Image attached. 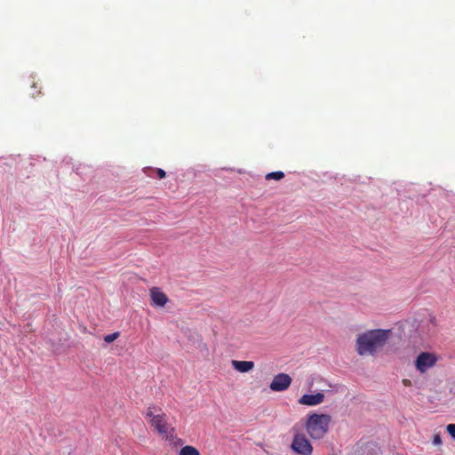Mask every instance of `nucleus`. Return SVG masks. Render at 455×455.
I'll list each match as a JSON object with an SVG mask.
<instances>
[{
    "instance_id": "12",
    "label": "nucleus",
    "mask_w": 455,
    "mask_h": 455,
    "mask_svg": "<svg viewBox=\"0 0 455 455\" xmlns=\"http://www.w3.org/2000/svg\"><path fill=\"white\" fill-rule=\"evenodd\" d=\"M119 336H120V333L118 331L111 333V334H108V335H106L104 337V341L106 343H111L114 340H116Z\"/></svg>"
},
{
    "instance_id": "2",
    "label": "nucleus",
    "mask_w": 455,
    "mask_h": 455,
    "mask_svg": "<svg viewBox=\"0 0 455 455\" xmlns=\"http://www.w3.org/2000/svg\"><path fill=\"white\" fill-rule=\"evenodd\" d=\"M331 418L328 414L312 413L308 415L305 427L312 439H322L329 430Z\"/></svg>"
},
{
    "instance_id": "7",
    "label": "nucleus",
    "mask_w": 455,
    "mask_h": 455,
    "mask_svg": "<svg viewBox=\"0 0 455 455\" xmlns=\"http://www.w3.org/2000/svg\"><path fill=\"white\" fill-rule=\"evenodd\" d=\"M149 297L152 307H164L169 302L167 295L156 286L149 289Z\"/></svg>"
},
{
    "instance_id": "5",
    "label": "nucleus",
    "mask_w": 455,
    "mask_h": 455,
    "mask_svg": "<svg viewBox=\"0 0 455 455\" xmlns=\"http://www.w3.org/2000/svg\"><path fill=\"white\" fill-rule=\"evenodd\" d=\"M436 361L437 358L434 354L422 352L418 355L415 361V366L419 371L423 373L427 371V369L433 367Z\"/></svg>"
},
{
    "instance_id": "3",
    "label": "nucleus",
    "mask_w": 455,
    "mask_h": 455,
    "mask_svg": "<svg viewBox=\"0 0 455 455\" xmlns=\"http://www.w3.org/2000/svg\"><path fill=\"white\" fill-rule=\"evenodd\" d=\"M149 424L163 438L168 439L174 433V428L168 424L166 415L164 412L156 414L149 420Z\"/></svg>"
},
{
    "instance_id": "14",
    "label": "nucleus",
    "mask_w": 455,
    "mask_h": 455,
    "mask_svg": "<svg viewBox=\"0 0 455 455\" xmlns=\"http://www.w3.org/2000/svg\"><path fill=\"white\" fill-rule=\"evenodd\" d=\"M449 435L455 439V424H449L446 427Z\"/></svg>"
},
{
    "instance_id": "13",
    "label": "nucleus",
    "mask_w": 455,
    "mask_h": 455,
    "mask_svg": "<svg viewBox=\"0 0 455 455\" xmlns=\"http://www.w3.org/2000/svg\"><path fill=\"white\" fill-rule=\"evenodd\" d=\"M154 409H155V407H153V406H149V407H148V409H147V411H146V412H145V417H146L147 419H153L154 417H156V415L154 414V411H153Z\"/></svg>"
},
{
    "instance_id": "8",
    "label": "nucleus",
    "mask_w": 455,
    "mask_h": 455,
    "mask_svg": "<svg viewBox=\"0 0 455 455\" xmlns=\"http://www.w3.org/2000/svg\"><path fill=\"white\" fill-rule=\"evenodd\" d=\"M324 401L323 393L318 392L314 395H303L299 400L298 403L301 405L307 406H315L321 404Z\"/></svg>"
},
{
    "instance_id": "11",
    "label": "nucleus",
    "mask_w": 455,
    "mask_h": 455,
    "mask_svg": "<svg viewBox=\"0 0 455 455\" xmlns=\"http://www.w3.org/2000/svg\"><path fill=\"white\" fill-rule=\"evenodd\" d=\"M283 178H284V173L282 171L272 172L267 173L265 176V179L267 180H280Z\"/></svg>"
},
{
    "instance_id": "17",
    "label": "nucleus",
    "mask_w": 455,
    "mask_h": 455,
    "mask_svg": "<svg viewBox=\"0 0 455 455\" xmlns=\"http://www.w3.org/2000/svg\"><path fill=\"white\" fill-rule=\"evenodd\" d=\"M403 383L404 386H410L411 384V380L407 379H403Z\"/></svg>"
},
{
    "instance_id": "1",
    "label": "nucleus",
    "mask_w": 455,
    "mask_h": 455,
    "mask_svg": "<svg viewBox=\"0 0 455 455\" xmlns=\"http://www.w3.org/2000/svg\"><path fill=\"white\" fill-rule=\"evenodd\" d=\"M391 330L376 329L367 331L356 338V351L358 355H373L382 348L388 340Z\"/></svg>"
},
{
    "instance_id": "18",
    "label": "nucleus",
    "mask_w": 455,
    "mask_h": 455,
    "mask_svg": "<svg viewBox=\"0 0 455 455\" xmlns=\"http://www.w3.org/2000/svg\"><path fill=\"white\" fill-rule=\"evenodd\" d=\"M39 93H40V92H32L31 94H32V96H33V97H35L36 95H37V94H39Z\"/></svg>"
},
{
    "instance_id": "19",
    "label": "nucleus",
    "mask_w": 455,
    "mask_h": 455,
    "mask_svg": "<svg viewBox=\"0 0 455 455\" xmlns=\"http://www.w3.org/2000/svg\"><path fill=\"white\" fill-rule=\"evenodd\" d=\"M32 87L36 88V84L35 82L33 83Z\"/></svg>"
},
{
    "instance_id": "15",
    "label": "nucleus",
    "mask_w": 455,
    "mask_h": 455,
    "mask_svg": "<svg viewBox=\"0 0 455 455\" xmlns=\"http://www.w3.org/2000/svg\"><path fill=\"white\" fill-rule=\"evenodd\" d=\"M433 443L435 445H439L442 443V437L439 434H435L433 437Z\"/></svg>"
},
{
    "instance_id": "9",
    "label": "nucleus",
    "mask_w": 455,
    "mask_h": 455,
    "mask_svg": "<svg viewBox=\"0 0 455 455\" xmlns=\"http://www.w3.org/2000/svg\"><path fill=\"white\" fill-rule=\"evenodd\" d=\"M231 364L235 371L241 373L248 372L254 368V363L252 361L232 360Z\"/></svg>"
},
{
    "instance_id": "10",
    "label": "nucleus",
    "mask_w": 455,
    "mask_h": 455,
    "mask_svg": "<svg viewBox=\"0 0 455 455\" xmlns=\"http://www.w3.org/2000/svg\"><path fill=\"white\" fill-rule=\"evenodd\" d=\"M180 455H200V453L195 447L187 445L180 449Z\"/></svg>"
},
{
    "instance_id": "6",
    "label": "nucleus",
    "mask_w": 455,
    "mask_h": 455,
    "mask_svg": "<svg viewBox=\"0 0 455 455\" xmlns=\"http://www.w3.org/2000/svg\"><path fill=\"white\" fill-rule=\"evenodd\" d=\"M291 381L292 379L289 374L278 373L273 378L269 388L274 392H283L289 388Z\"/></svg>"
},
{
    "instance_id": "4",
    "label": "nucleus",
    "mask_w": 455,
    "mask_h": 455,
    "mask_svg": "<svg viewBox=\"0 0 455 455\" xmlns=\"http://www.w3.org/2000/svg\"><path fill=\"white\" fill-rule=\"evenodd\" d=\"M291 449L299 455H311L313 452V446L307 436L296 432L291 444Z\"/></svg>"
},
{
    "instance_id": "16",
    "label": "nucleus",
    "mask_w": 455,
    "mask_h": 455,
    "mask_svg": "<svg viewBox=\"0 0 455 455\" xmlns=\"http://www.w3.org/2000/svg\"><path fill=\"white\" fill-rule=\"evenodd\" d=\"M156 173L159 179H164L166 177V172L163 169H156Z\"/></svg>"
}]
</instances>
